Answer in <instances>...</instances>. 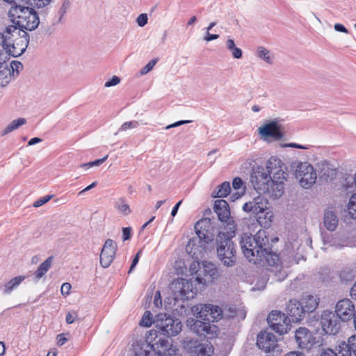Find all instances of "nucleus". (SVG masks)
<instances>
[{
	"mask_svg": "<svg viewBox=\"0 0 356 356\" xmlns=\"http://www.w3.org/2000/svg\"><path fill=\"white\" fill-rule=\"evenodd\" d=\"M12 79L8 65L4 67L0 66V87L6 86L11 81Z\"/></svg>",
	"mask_w": 356,
	"mask_h": 356,
	"instance_id": "obj_30",
	"label": "nucleus"
},
{
	"mask_svg": "<svg viewBox=\"0 0 356 356\" xmlns=\"http://www.w3.org/2000/svg\"><path fill=\"white\" fill-rule=\"evenodd\" d=\"M243 181L242 179L239 177H234L232 180V187L234 190H240L243 188Z\"/></svg>",
	"mask_w": 356,
	"mask_h": 356,
	"instance_id": "obj_48",
	"label": "nucleus"
},
{
	"mask_svg": "<svg viewBox=\"0 0 356 356\" xmlns=\"http://www.w3.org/2000/svg\"><path fill=\"white\" fill-rule=\"evenodd\" d=\"M33 9V8L15 3V5H13L8 11V17L15 24V22L17 21L25 20L24 19H26V16H28Z\"/></svg>",
	"mask_w": 356,
	"mask_h": 356,
	"instance_id": "obj_23",
	"label": "nucleus"
},
{
	"mask_svg": "<svg viewBox=\"0 0 356 356\" xmlns=\"http://www.w3.org/2000/svg\"><path fill=\"white\" fill-rule=\"evenodd\" d=\"M259 208V207L257 206L256 204H253L251 202H245L243 206V210L245 212H253L256 213L257 212V209Z\"/></svg>",
	"mask_w": 356,
	"mask_h": 356,
	"instance_id": "obj_46",
	"label": "nucleus"
},
{
	"mask_svg": "<svg viewBox=\"0 0 356 356\" xmlns=\"http://www.w3.org/2000/svg\"><path fill=\"white\" fill-rule=\"evenodd\" d=\"M77 317H78V314L76 312H75V311L69 312L67 314L66 317H65L67 323L72 324V323H74V321L77 318Z\"/></svg>",
	"mask_w": 356,
	"mask_h": 356,
	"instance_id": "obj_49",
	"label": "nucleus"
},
{
	"mask_svg": "<svg viewBox=\"0 0 356 356\" xmlns=\"http://www.w3.org/2000/svg\"><path fill=\"white\" fill-rule=\"evenodd\" d=\"M285 312L289 323L291 321L300 322L306 314L301 302L296 300H289L286 304Z\"/></svg>",
	"mask_w": 356,
	"mask_h": 356,
	"instance_id": "obj_17",
	"label": "nucleus"
},
{
	"mask_svg": "<svg viewBox=\"0 0 356 356\" xmlns=\"http://www.w3.org/2000/svg\"><path fill=\"white\" fill-rule=\"evenodd\" d=\"M323 222L328 230H334L338 225V218L336 213L332 211H326L324 213Z\"/></svg>",
	"mask_w": 356,
	"mask_h": 356,
	"instance_id": "obj_25",
	"label": "nucleus"
},
{
	"mask_svg": "<svg viewBox=\"0 0 356 356\" xmlns=\"http://www.w3.org/2000/svg\"><path fill=\"white\" fill-rule=\"evenodd\" d=\"M187 325L191 330L200 337L214 338L217 335L218 327L211 324L209 321H204L201 318H192L191 321H187Z\"/></svg>",
	"mask_w": 356,
	"mask_h": 356,
	"instance_id": "obj_9",
	"label": "nucleus"
},
{
	"mask_svg": "<svg viewBox=\"0 0 356 356\" xmlns=\"http://www.w3.org/2000/svg\"><path fill=\"white\" fill-rule=\"evenodd\" d=\"M138 124L139 123L136 120L125 122L121 125V127L119 129V131H124L130 129H134L137 127Z\"/></svg>",
	"mask_w": 356,
	"mask_h": 356,
	"instance_id": "obj_42",
	"label": "nucleus"
},
{
	"mask_svg": "<svg viewBox=\"0 0 356 356\" xmlns=\"http://www.w3.org/2000/svg\"><path fill=\"white\" fill-rule=\"evenodd\" d=\"M319 350H321L320 356H338V355L330 348H320Z\"/></svg>",
	"mask_w": 356,
	"mask_h": 356,
	"instance_id": "obj_55",
	"label": "nucleus"
},
{
	"mask_svg": "<svg viewBox=\"0 0 356 356\" xmlns=\"http://www.w3.org/2000/svg\"><path fill=\"white\" fill-rule=\"evenodd\" d=\"M56 340H57V344L58 346H63V344H65L67 342V339L65 337V334L61 333V334H59L57 335Z\"/></svg>",
	"mask_w": 356,
	"mask_h": 356,
	"instance_id": "obj_59",
	"label": "nucleus"
},
{
	"mask_svg": "<svg viewBox=\"0 0 356 356\" xmlns=\"http://www.w3.org/2000/svg\"><path fill=\"white\" fill-rule=\"evenodd\" d=\"M8 69L10 71V75L12 78H14L15 76H17L19 72V70L23 68V65L20 61L13 60L10 65L8 66Z\"/></svg>",
	"mask_w": 356,
	"mask_h": 356,
	"instance_id": "obj_36",
	"label": "nucleus"
},
{
	"mask_svg": "<svg viewBox=\"0 0 356 356\" xmlns=\"http://www.w3.org/2000/svg\"><path fill=\"white\" fill-rule=\"evenodd\" d=\"M70 3L69 1L65 0L63 1L62 6H60V8H59V10L58 11V15L59 16L58 22H61L62 18L65 15L67 10L70 7Z\"/></svg>",
	"mask_w": 356,
	"mask_h": 356,
	"instance_id": "obj_43",
	"label": "nucleus"
},
{
	"mask_svg": "<svg viewBox=\"0 0 356 356\" xmlns=\"http://www.w3.org/2000/svg\"><path fill=\"white\" fill-rule=\"evenodd\" d=\"M236 225L233 222L224 225L216 237V252L218 259L227 267H232L236 261V250L232 238L236 236Z\"/></svg>",
	"mask_w": 356,
	"mask_h": 356,
	"instance_id": "obj_4",
	"label": "nucleus"
},
{
	"mask_svg": "<svg viewBox=\"0 0 356 356\" xmlns=\"http://www.w3.org/2000/svg\"><path fill=\"white\" fill-rule=\"evenodd\" d=\"M120 82V79L117 76H113L110 80L107 81L105 83L104 86L108 87V88L114 86H116L117 84H118Z\"/></svg>",
	"mask_w": 356,
	"mask_h": 356,
	"instance_id": "obj_53",
	"label": "nucleus"
},
{
	"mask_svg": "<svg viewBox=\"0 0 356 356\" xmlns=\"http://www.w3.org/2000/svg\"><path fill=\"white\" fill-rule=\"evenodd\" d=\"M240 245L245 257L254 264L266 261L268 266H274L279 259V256L272 250L264 230H259L254 236L243 233Z\"/></svg>",
	"mask_w": 356,
	"mask_h": 356,
	"instance_id": "obj_2",
	"label": "nucleus"
},
{
	"mask_svg": "<svg viewBox=\"0 0 356 356\" xmlns=\"http://www.w3.org/2000/svg\"><path fill=\"white\" fill-rule=\"evenodd\" d=\"M25 20L17 21L13 26H16L18 29L23 31H33L36 29L40 24L38 13L35 9L26 16Z\"/></svg>",
	"mask_w": 356,
	"mask_h": 356,
	"instance_id": "obj_22",
	"label": "nucleus"
},
{
	"mask_svg": "<svg viewBox=\"0 0 356 356\" xmlns=\"http://www.w3.org/2000/svg\"><path fill=\"white\" fill-rule=\"evenodd\" d=\"M295 339L298 347L307 351L320 350L324 343L322 337L315 336L306 327L297 329L295 332Z\"/></svg>",
	"mask_w": 356,
	"mask_h": 356,
	"instance_id": "obj_7",
	"label": "nucleus"
},
{
	"mask_svg": "<svg viewBox=\"0 0 356 356\" xmlns=\"http://www.w3.org/2000/svg\"><path fill=\"white\" fill-rule=\"evenodd\" d=\"M53 197V195H47L42 197L34 202L33 207H39L49 202Z\"/></svg>",
	"mask_w": 356,
	"mask_h": 356,
	"instance_id": "obj_45",
	"label": "nucleus"
},
{
	"mask_svg": "<svg viewBox=\"0 0 356 356\" xmlns=\"http://www.w3.org/2000/svg\"><path fill=\"white\" fill-rule=\"evenodd\" d=\"M267 322L270 327L280 335L287 333L289 323L285 314L273 310L268 316Z\"/></svg>",
	"mask_w": 356,
	"mask_h": 356,
	"instance_id": "obj_12",
	"label": "nucleus"
},
{
	"mask_svg": "<svg viewBox=\"0 0 356 356\" xmlns=\"http://www.w3.org/2000/svg\"><path fill=\"white\" fill-rule=\"evenodd\" d=\"M258 132L266 140L270 138L274 140H279L283 137L282 126L275 120L269 121L260 127Z\"/></svg>",
	"mask_w": 356,
	"mask_h": 356,
	"instance_id": "obj_16",
	"label": "nucleus"
},
{
	"mask_svg": "<svg viewBox=\"0 0 356 356\" xmlns=\"http://www.w3.org/2000/svg\"><path fill=\"white\" fill-rule=\"evenodd\" d=\"M117 251V244L112 239L106 240L100 254V264L106 268L113 262Z\"/></svg>",
	"mask_w": 356,
	"mask_h": 356,
	"instance_id": "obj_18",
	"label": "nucleus"
},
{
	"mask_svg": "<svg viewBox=\"0 0 356 356\" xmlns=\"http://www.w3.org/2000/svg\"><path fill=\"white\" fill-rule=\"evenodd\" d=\"M287 177L288 174L280 172V170L272 175L264 166H257L252 169L251 182L259 194L268 195L270 198L275 200L284 194Z\"/></svg>",
	"mask_w": 356,
	"mask_h": 356,
	"instance_id": "obj_3",
	"label": "nucleus"
},
{
	"mask_svg": "<svg viewBox=\"0 0 356 356\" xmlns=\"http://www.w3.org/2000/svg\"><path fill=\"white\" fill-rule=\"evenodd\" d=\"M107 158H108V155H106L104 157H103L102 159H96L93 161H90V162H88L86 163H83L81 165L80 167L85 170H88L91 167L99 166V165L103 163L107 159Z\"/></svg>",
	"mask_w": 356,
	"mask_h": 356,
	"instance_id": "obj_39",
	"label": "nucleus"
},
{
	"mask_svg": "<svg viewBox=\"0 0 356 356\" xmlns=\"http://www.w3.org/2000/svg\"><path fill=\"white\" fill-rule=\"evenodd\" d=\"M71 289V284L70 283H63L61 286V293L63 295H68Z\"/></svg>",
	"mask_w": 356,
	"mask_h": 356,
	"instance_id": "obj_60",
	"label": "nucleus"
},
{
	"mask_svg": "<svg viewBox=\"0 0 356 356\" xmlns=\"http://www.w3.org/2000/svg\"><path fill=\"white\" fill-rule=\"evenodd\" d=\"M269 51L263 47H259L257 51V56L261 59L265 60L267 63L271 64L272 59L269 56Z\"/></svg>",
	"mask_w": 356,
	"mask_h": 356,
	"instance_id": "obj_38",
	"label": "nucleus"
},
{
	"mask_svg": "<svg viewBox=\"0 0 356 356\" xmlns=\"http://www.w3.org/2000/svg\"><path fill=\"white\" fill-rule=\"evenodd\" d=\"M11 29L12 28H6L3 33H0V55L3 54V42H5L8 40H9L10 38L6 35L10 33Z\"/></svg>",
	"mask_w": 356,
	"mask_h": 356,
	"instance_id": "obj_40",
	"label": "nucleus"
},
{
	"mask_svg": "<svg viewBox=\"0 0 356 356\" xmlns=\"http://www.w3.org/2000/svg\"><path fill=\"white\" fill-rule=\"evenodd\" d=\"M181 203H182V200L179 201L178 202L176 203V204L172 208V211H171V216L172 217H175L177 215L178 209H179L180 205L181 204Z\"/></svg>",
	"mask_w": 356,
	"mask_h": 356,
	"instance_id": "obj_63",
	"label": "nucleus"
},
{
	"mask_svg": "<svg viewBox=\"0 0 356 356\" xmlns=\"http://www.w3.org/2000/svg\"><path fill=\"white\" fill-rule=\"evenodd\" d=\"M26 122V120L23 118H19L17 120H13L4 129L2 132V135H6L10 132L18 129L20 126L25 124Z\"/></svg>",
	"mask_w": 356,
	"mask_h": 356,
	"instance_id": "obj_31",
	"label": "nucleus"
},
{
	"mask_svg": "<svg viewBox=\"0 0 356 356\" xmlns=\"http://www.w3.org/2000/svg\"><path fill=\"white\" fill-rule=\"evenodd\" d=\"M245 188V187L244 186L243 188H242L241 191H236V192L232 193L231 197H230L231 200L232 201H235V200L239 199L240 197H241V196L244 194Z\"/></svg>",
	"mask_w": 356,
	"mask_h": 356,
	"instance_id": "obj_57",
	"label": "nucleus"
},
{
	"mask_svg": "<svg viewBox=\"0 0 356 356\" xmlns=\"http://www.w3.org/2000/svg\"><path fill=\"white\" fill-rule=\"evenodd\" d=\"M152 323L155 324V319H152V314L149 311H145L140 322V325L144 327H150Z\"/></svg>",
	"mask_w": 356,
	"mask_h": 356,
	"instance_id": "obj_37",
	"label": "nucleus"
},
{
	"mask_svg": "<svg viewBox=\"0 0 356 356\" xmlns=\"http://www.w3.org/2000/svg\"><path fill=\"white\" fill-rule=\"evenodd\" d=\"M195 281L199 284L207 285L218 277V269L211 262H204L202 267L200 268L195 273Z\"/></svg>",
	"mask_w": 356,
	"mask_h": 356,
	"instance_id": "obj_13",
	"label": "nucleus"
},
{
	"mask_svg": "<svg viewBox=\"0 0 356 356\" xmlns=\"http://www.w3.org/2000/svg\"><path fill=\"white\" fill-rule=\"evenodd\" d=\"M266 168L268 170V172H270V175H273L274 172H275L278 170H280V172H285L282 170L281 160L276 156H271L268 159Z\"/></svg>",
	"mask_w": 356,
	"mask_h": 356,
	"instance_id": "obj_27",
	"label": "nucleus"
},
{
	"mask_svg": "<svg viewBox=\"0 0 356 356\" xmlns=\"http://www.w3.org/2000/svg\"><path fill=\"white\" fill-rule=\"evenodd\" d=\"M355 306L348 298H343L337 302L334 312L342 322L351 321L355 313Z\"/></svg>",
	"mask_w": 356,
	"mask_h": 356,
	"instance_id": "obj_15",
	"label": "nucleus"
},
{
	"mask_svg": "<svg viewBox=\"0 0 356 356\" xmlns=\"http://www.w3.org/2000/svg\"><path fill=\"white\" fill-rule=\"evenodd\" d=\"M319 301V298L312 295H307L300 300L306 314L313 313L317 309Z\"/></svg>",
	"mask_w": 356,
	"mask_h": 356,
	"instance_id": "obj_24",
	"label": "nucleus"
},
{
	"mask_svg": "<svg viewBox=\"0 0 356 356\" xmlns=\"http://www.w3.org/2000/svg\"><path fill=\"white\" fill-rule=\"evenodd\" d=\"M182 346L191 356H211L213 352L211 344L202 343L197 339L186 338L183 341Z\"/></svg>",
	"mask_w": 356,
	"mask_h": 356,
	"instance_id": "obj_10",
	"label": "nucleus"
},
{
	"mask_svg": "<svg viewBox=\"0 0 356 356\" xmlns=\"http://www.w3.org/2000/svg\"><path fill=\"white\" fill-rule=\"evenodd\" d=\"M148 22L147 15L146 13H142L138 15L136 19V22L140 27L145 26Z\"/></svg>",
	"mask_w": 356,
	"mask_h": 356,
	"instance_id": "obj_47",
	"label": "nucleus"
},
{
	"mask_svg": "<svg viewBox=\"0 0 356 356\" xmlns=\"http://www.w3.org/2000/svg\"><path fill=\"white\" fill-rule=\"evenodd\" d=\"M122 240L124 241H128L131 237V228L130 227L122 228Z\"/></svg>",
	"mask_w": 356,
	"mask_h": 356,
	"instance_id": "obj_52",
	"label": "nucleus"
},
{
	"mask_svg": "<svg viewBox=\"0 0 356 356\" xmlns=\"http://www.w3.org/2000/svg\"><path fill=\"white\" fill-rule=\"evenodd\" d=\"M230 51H232V56L234 58L239 59L242 58L243 51L240 48L237 47L236 46L234 48L232 49Z\"/></svg>",
	"mask_w": 356,
	"mask_h": 356,
	"instance_id": "obj_54",
	"label": "nucleus"
},
{
	"mask_svg": "<svg viewBox=\"0 0 356 356\" xmlns=\"http://www.w3.org/2000/svg\"><path fill=\"white\" fill-rule=\"evenodd\" d=\"M219 38V35L218 34H211L209 33V31H207V33L204 38V39L207 41V42H209V41H211V40H216Z\"/></svg>",
	"mask_w": 356,
	"mask_h": 356,
	"instance_id": "obj_62",
	"label": "nucleus"
},
{
	"mask_svg": "<svg viewBox=\"0 0 356 356\" xmlns=\"http://www.w3.org/2000/svg\"><path fill=\"white\" fill-rule=\"evenodd\" d=\"M349 343V348L351 349L352 353L356 356V334H353L348 339Z\"/></svg>",
	"mask_w": 356,
	"mask_h": 356,
	"instance_id": "obj_50",
	"label": "nucleus"
},
{
	"mask_svg": "<svg viewBox=\"0 0 356 356\" xmlns=\"http://www.w3.org/2000/svg\"><path fill=\"white\" fill-rule=\"evenodd\" d=\"M257 346L265 353L279 351L277 341L275 335L267 331H261L258 334Z\"/></svg>",
	"mask_w": 356,
	"mask_h": 356,
	"instance_id": "obj_14",
	"label": "nucleus"
},
{
	"mask_svg": "<svg viewBox=\"0 0 356 356\" xmlns=\"http://www.w3.org/2000/svg\"><path fill=\"white\" fill-rule=\"evenodd\" d=\"M53 259L54 257L52 256L49 257L38 267L35 272V277L38 280L42 278L49 270L53 262Z\"/></svg>",
	"mask_w": 356,
	"mask_h": 356,
	"instance_id": "obj_26",
	"label": "nucleus"
},
{
	"mask_svg": "<svg viewBox=\"0 0 356 356\" xmlns=\"http://www.w3.org/2000/svg\"><path fill=\"white\" fill-rule=\"evenodd\" d=\"M213 210L217 214L219 220L226 222L225 225L231 222L235 223L234 220L230 218L229 207L226 200L222 199L216 200L213 204Z\"/></svg>",
	"mask_w": 356,
	"mask_h": 356,
	"instance_id": "obj_20",
	"label": "nucleus"
},
{
	"mask_svg": "<svg viewBox=\"0 0 356 356\" xmlns=\"http://www.w3.org/2000/svg\"><path fill=\"white\" fill-rule=\"evenodd\" d=\"M341 319L334 312L323 311L321 316L322 330L327 334H337L341 327Z\"/></svg>",
	"mask_w": 356,
	"mask_h": 356,
	"instance_id": "obj_11",
	"label": "nucleus"
},
{
	"mask_svg": "<svg viewBox=\"0 0 356 356\" xmlns=\"http://www.w3.org/2000/svg\"><path fill=\"white\" fill-rule=\"evenodd\" d=\"M13 28L8 35L9 40L3 42V51L14 58L21 56L26 49L29 43V35L22 29H18L16 26H8Z\"/></svg>",
	"mask_w": 356,
	"mask_h": 356,
	"instance_id": "obj_5",
	"label": "nucleus"
},
{
	"mask_svg": "<svg viewBox=\"0 0 356 356\" xmlns=\"http://www.w3.org/2000/svg\"><path fill=\"white\" fill-rule=\"evenodd\" d=\"M341 282L348 283L353 281L355 277L353 269L346 268L341 270L339 274Z\"/></svg>",
	"mask_w": 356,
	"mask_h": 356,
	"instance_id": "obj_32",
	"label": "nucleus"
},
{
	"mask_svg": "<svg viewBox=\"0 0 356 356\" xmlns=\"http://www.w3.org/2000/svg\"><path fill=\"white\" fill-rule=\"evenodd\" d=\"M231 192L230 184L228 181H224L218 186V190L215 197H225Z\"/></svg>",
	"mask_w": 356,
	"mask_h": 356,
	"instance_id": "obj_33",
	"label": "nucleus"
},
{
	"mask_svg": "<svg viewBox=\"0 0 356 356\" xmlns=\"http://www.w3.org/2000/svg\"><path fill=\"white\" fill-rule=\"evenodd\" d=\"M115 208L124 216H128L131 213L129 205L126 202L125 197H120L115 202Z\"/></svg>",
	"mask_w": 356,
	"mask_h": 356,
	"instance_id": "obj_29",
	"label": "nucleus"
},
{
	"mask_svg": "<svg viewBox=\"0 0 356 356\" xmlns=\"http://www.w3.org/2000/svg\"><path fill=\"white\" fill-rule=\"evenodd\" d=\"M155 326L159 330H151L146 332V343L135 347L136 356H172L175 354L176 350L168 338L181 332V322L165 313H159L155 316Z\"/></svg>",
	"mask_w": 356,
	"mask_h": 356,
	"instance_id": "obj_1",
	"label": "nucleus"
},
{
	"mask_svg": "<svg viewBox=\"0 0 356 356\" xmlns=\"http://www.w3.org/2000/svg\"><path fill=\"white\" fill-rule=\"evenodd\" d=\"M339 356H350L352 350L349 348L348 341H341L338 345Z\"/></svg>",
	"mask_w": 356,
	"mask_h": 356,
	"instance_id": "obj_35",
	"label": "nucleus"
},
{
	"mask_svg": "<svg viewBox=\"0 0 356 356\" xmlns=\"http://www.w3.org/2000/svg\"><path fill=\"white\" fill-rule=\"evenodd\" d=\"M142 253V250H140L135 255V257H134L133 260H132V262H131V264L129 267V271H128V273H131V272L134 271L136 266L138 264V261H139V258H140V254Z\"/></svg>",
	"mask_w": 356,
	"mask_h": 356,
	"instance_id": "obj_51",
	"label": "nucleus"
},
{
	"mask_svg": "<svg viewBox=\"0 0 356 356\" xmlns=\"http://www.w3.org/2000/svg\"><path fill=\"white\" fill-rule=\"evenodd\" d=\"M51 0H31V6L37 8H43L50 3Z\"/></svg>",
	"mask_w": 356,
	"mask_h": 356,
	"instance_id": "obj_44",
	"label": "nucleus"
},
{
	"mask_svg": "<svg viewBox=\"0 0 356 356\" xmlns=\"http://www.w3.org/2000/svg\"><path fill=\"white\" fill-rule=\"evenodd\" d=\"M157 62V59H152L150 61H149L140 70V74L141 75H145L147 74L149 72H150L154 66L156 65Z\"/></svg>",
	"mask_w": 356,
	"mask_h": 356,
	"instance_id": "obj_41",
	"label": "nucleus"
},
{
	"mask_svg": "<svg viewBox=\"0 0 356 356\" xmlns=\"http://www.w3.org/2000/svg\"><path fill=\"white\" fill-rule=\"evenodd\" d=\"M25 279V276L19 275L13 277L4 285V293H10L15 289H16L20 283Z\"/></svg>",
	"mask_w": 356,
	"mask_h": 356,
	"instance_id": "obj_28",
	"label": "nucleus"
},
{
	"mask_svg": "<svg viewBox=\"0 0 356 356\" xmlns=\"http://www.w3.org/2000/svg\"><path fill=\"white\" fill-rule=\"evenodd\" d=\"M194 228L197 238H191L188 242L187 247H191L193 250L196 249L197 246L206 250L208 245L215 239L214 227L211 218H202L195 223Z\"/></svg>",
	"mask_w": 356,
	"mask_h": 356,
	"instance_id": "obj_6",
	"label": "nucleus"
},
{
	"mask_svg": "<svg viewBox=\"0 0 356 356\" xmlns=\"http://www.w3.org/2000/svg\"><path fill=\"white\" fill-rule=\"evenodd\" d=\"M238 311L236 307H230L225 314L228 318H234L237 316Z\"/></svg>",
	"mask_w": 356,
	"mask_h": 356,
	"instance_id": "obj_58",
	"label": "nucleus"
},
{
	"mask_svg": "<svg viewBox=\"0 0 356 356\" xmlns=\"http://www.w3.org/2000/svg\"><path fill=\"white\" fill-rule=\"evenodd\" d=\"M334 28L336 31L348 33V30L342 24H335Z\"/></svg>",
	"mask_w": 356,
	"mask_h": 356,
	"instance_id": "obj_61",
	"label": "nucleus"
},
{
	"mask_svg": "<svg viewBox=\"0 0 356 356\" xmlns=\"http://www.w3.org/2000/svg\"><path fill=\"white\" fill-rule=\"evenodd\" d=\"M175 284V288L178 289L177 292L179 294L176 295V298H179L182 300H188L191 298H193V295L195 292L193 291L192 282L181 279L180 281H177ZM177 293V291L175 292Z\"/></svg>",
	"mask_w": 356,
	"mask_h": 356,
	"instance_id": "obj_21",
	"label": "nucleus"
},
{
	"mask_svg": "<svg viewBox=\"0 0 356 356\" xmlns=\"http://www.w3.org/2000/svg\"><path fill=\"white\" fill-rule=\"evenodd\" d=\"M291 167L294 168L296 178L299 179L300 184L303 188H309L316 183V172L308 162L293 163Z\"/></svg>",
	"mask_w": 356,
	"mask_h": 356,
	"instance_id": "obj_8",
	"label": "nucleus"
},
{
	"mask_svg": "<svg viewBox=\"0 0 356 356\" xmlns=\"http://www.w3.org/2000/svg\"><path fill=\"white\" fill-rule=\"evenodd\" d=\"M222 316V312L220 307L211 304H205L201 305V309L200 312H197L196 318L214 323L220 319Z\"/></svg>",
	"mask_w": 356,
	"mask_h": 356,
	"instance_id": "obj_19",
	"label": "nucleus"
},
{
	"mask_svg": "<svg viewBox=\"0 0 356 356\" xmlns=\"http://www.w3.org/2000/svg\"><path fill=\"white\" fill-rule=\"evenodd\" d=\"M191 122H192L191 120H179V121H177L176 122H174V123H172L171 124L168 125L165 127V129H169L170 128L176 127H178V126H180V125L188 124V123H190Z\"/></svg>",
	"mask_w": 356,
	"mask_h": 356,
	"instance_id": "obj_56",
	"label": "nucleus"
},
{
	"mask_svg": "<svg viewBox=\"0 0 356 356\" xmlns=\"http://www.w3.org/2000/svg\"><path fill=\"white\" fill-rule=\"evenodd\" d=\"M350 296L353 299L356 300V282L354 283L353 286L351 287Z\"/></svg>",
	"mask_w": 356,
	"mask_h": 356,
	"instance_id": "obj_64",
	"label": "nucleus"
},
{
	"mask_svg": "<svg viewBox=\"0 0 356 356\" xmlns=\"http://www.w3.org/2000/svg\"><path fill=\"white\" fill-rule=\"evenodd\" d=\"M348 211L352 218L356 219V193L353 194L350 197Z\"/></svg>",
	"mask_w": 356,
	"mask_h": 356,
	"instance_id": "obj_34",
	"label": "nucleus"
}]
</instances>
